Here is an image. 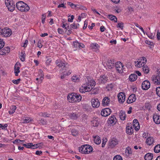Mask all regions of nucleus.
Instances as JSON below:
<instances>
[{
    "label": "nucleus",
    "mask_w": 160,
    "mask_h": 160,
    "mask_svg": "<svg viewBox=\"0 0 160 160\" xmlns=\"http://www.w3.org/2000/svg\"><path fill=\"white\" fill-rule=\"evenodd\" d=\"M84 79L85 82L82 84L79 90L80 92L82 93L91 91L96 84L95 81L89 76L86 77Z\"/></svg>",
    "instance_id": "nucleus-1"
},
{
    "label": "nucleus",
    "mask_w": 160,
    "mask_h": 160,
    "mask_svg": "<svg viewBox=\"0 0 160 160\" xmlns=\"http://www.w3.org/2000/svg\"><path fill=\"white\" fill-rule=\"evenodd\" d=\"M82 98V97L79 94L74 93L69 94L67 96L68 101L72 103L79 102Z\"/></svg>",
    "instance_id": "nucleus-2"
},
{
    "label": "nucleus",
    "mask_w": 160,
    "mask_h": 160,
    "mask_svg": "<svg viewBox=\"0 0 160 160\" xmlns=\"http://www.w3.org/2000/svg\"><path fill=\"white\" fill-rule=\"evenodd\" d=\"M16 7L17 9L22 12H27L30 9L28 4L22 1H19L16 3Z\"/></svg>",
    "instance_id": "nucleus-3"
},
{
    "label": "nucleus",
    "mask_w": 160,
    "mask_h": 160,
    "mask_svg": "<svg viewBox=\"0 0 160 160\" xmlns=\"http://www.w3.org/2000/svg\"><path fill=\"white\" fill-rule=\"evenodd\" d=\"M92 147L89 145H82L79 148V152L84 154L90 153L92 151Z\"/></svg>",
    "instance_id": "nucleus-4"
},
{
    "label": "nucleus",
    "mask_w": 160,
    "mask_h": 160,
    "mask_svg": "<svg viewBox=\"0 0 160 160\" xmlns=\"http://www.w3.org/2000/svg\"><path fill=\"white\" fill-rule=\"evenodd\" d=\"M115 67L117 72L120 74L122 73L125 71V68L123 64L120 62H116Z\"/></svg>",
    "instance_id": "nucleus-5"
},
{
    "label": "nucleus",
    "mask_w": 160,
    "mask_h": 160,
    "mask_svg": "<svg viewBox=\"0 0 160 160\" xmlns=\"http://www.w3.org/2000/svg\"><path fill=\"white\" fill-rule=\"evenodd\" d=\"M118 141L115 138H111L108 142V148H113L118 144Z\"/></svg>",
    "instance_id": "nucleus-6"
},
{
    "label": "nucleus",
    "mask_w": 160,
    "mask_h": 160,
    "mask_svg": "<svg viewBox=\"0 0 160 160\" xmlns=\"http://www.w3.org/2000/svg\"><path fill=\"white\" fill-rule=\"evenodd\" d=\"M106 69H111L115 67L116 62L114 59H108L106 61Z\"/></svg>",
    "instance_id": "nucleus-7"
},
{
    "label": "nucleus",
    "mask_w": 160,
    "mask_h": 160,
    "mask_svg": "<svg viewBox=\"0 0 160 160\" xmlns=\"http://www.w3.org/2000/svg\"><path fill=\"white\" fill-rule=\"evenodd\" d=\"M5 4L8 9L10 12H12L15 9V4H13L12 1H10L6 0L5 1Z\"/></svg>",
    "instance_id": "nucleus-8"
},
{
    "label": "nucleus",
    "mask_w": 160,
    "mask_h": 160,
    "mask_svg": "<svg viewBox=\"0 0 160 160\" xmlns=\"http://www.w3.org/2000/svg\"><path fill=\"white\" fill-rule=\"evenodd\" d=\"M56 63L57 65L59 68H62V70L67 71L68 69L66 66V64L65 62L60 60H57L56 61Z\"/></svg>",
    "instance_id": "nucleus-9"
},
{
    "label": "nucleus",
    "mask_w": 160,
    "mask_h": 160,
    "mask_svg": "<svg viewBox=\"0 0 160 160\" xmlns=\"http://www.w3.org/2000/svg\"><path fill=\"white\" fill-rule=\"evenodd\" d=\"M12 34V31L11 29L5 28H3L2 35L5 37H9Z\"/></svg>",
    "instance_id": "nucleus-10"
},
{
    "label": "nucleus",
    "mask_w": 160,
    "mask_h": 160,
    "mask_svg": "<svg viewBox=\"0 0 160 160\" xmlns=\"http://www.w3.org/2000/svg\"><path fill=\"white\" fill-rule=\"evenodd\" d=\"M111 113V109L107 108L102 109L101 112V115L103 117H107Z\"/></svg>",
    "instance_id": "nucleus-11"
},
{
    "label": "nucleus",
    "mask_w": 160,
    "mask_h": 160,
    "mask_svg": "<svg viewBox=\"0 0 160 160\" xmlns=\"http://www.w3.org/2000/svg\"><path fill=\"white\" fill-rule=\"evenodd\" d=\"M118 97L119 102L123 103L125 101V94L123 92H120L118 94Z\"/></svg>",
    "instance_id": "nucleus-12"
},
{
    "label": "nucleus",
    "mask_w": 160,
    "mask_h": 160,
    "mask_svg": "<svg viewBox=\"0 0 160 160\" xmlns=\"http://www.w3.org/2000/svg\"><path fill=\"white\" fill-rule=\"evenodd\" d=\"M151 80L155 85H160V78L156 75H153L151 77Z\"/></svg>",
    "instance_id": "nucleus-13"
},
{
    "label": "nucleus",
    "mask_w": 160,
    "mask_h": 160,
    "mask_svg": "<svg viewBox=\"0 0 160 160\" xmlns=\"http://www.w3.org/2000/svg\"><path fill=\"white\" fill-rule=\"evenodd\" d=\"M150 82L148 80H145L142 83V88L143 90H148L150 88Z\"/></svg>",
    "instance_id": "nucleus-14"
},
{
    "label": "nucleus",
    "mask_w": 160,
    "mask_h": 160,
    "mask_svg": "<svg viewBox=\"0 0 160 160\" xmlns=\"http://www.w3.org/2000/svg\"><path fill=\"white\" fill-rule=\"evenodd\" d=\"M155 142V140L153 137L149 136L147 138L145 142L146 144L149 146H152L153 145V143Z\"/></svg>",
    "instance_id": "nucleus-15"
},
{
    "label": "nucleus",
    "mask_w": 160,
    "mask_h": 160,
    "mask_svg": "<svg viewBox=\"0 0 160 160\" xmlns=\"http://www.w3.org/2000/svg\"><path fill=\"white\" fill-rule=\"evenodd\" d=\"M21 66V64L18 62H16L15 65L14 72L16 76H18V73L20 72V68Z\"/></svg>",
    "instance_id": "nucleus-16"
},
{
    "label": "nucleus",
    "mask_w": 160,
    "mask_h": 160,
    "mask_svg": "<svg viewBox=\"0 0 160 160\" xmlns=\"http://www.w3.org/2000/svg\"><path fill=\"white\" fill-rule=\"evenodd\" d=\"M134 130L132 124H128L126 127V132L127 134L131 135L133 133Z\"/></svg>",
    "instance_id": "nucleus-17"
},
{
    "label": "nucleus",
    "mask_w": 160,
    "mask_h": 160,
    "mask_svg": "<svg viewBox=\"0 0 160 160\" xmlns=\"http://www.w3.org/2000/svg\"><path fill=\"white\" fill-rule=\"evenodd\" d=\"M91 102L92 106L93 108H98L100 106V102L98 98H92Z\"/></svg>",
    "instance_id": "nucleus-18"
},
{
    "label": "nucleus",
    "mask_w": 160,
    "mask_h": 160,
    "mask_svg": "<svg viewBox=\"0 0 160 160\" xmlns=\"http://www.w3.org/2000/svg\"><path fill=\"white\" fill-rule=\"evenodd\" d=\"M100 123L99 119L97 118H94L91 121V125L93 127H97Z\"/></svg>",
    "instance_id": "nucleus-19"
},
{
    "label": "nucleus",
    "mask_w": 160,
    "mask_h": 160,
    "mask_svg": "<svg viewBox=\"0 0 160 160\" xmlns=\"http://www.w3.org/2000/svg\"><path fill=\"white\" fill-rule=\"evenodd\" d=\"M132 126L133 128H134L136 131H138L139 129L140 128V125L138 120L137 119H135L133 120Z\"/></svg>",
    "instance_id": "nucleus-20"
},
{
    "label": "nucleus",
    "mask_w": 160,
    "mask_h": 160,
    "mask_svg": "<svg viewBox=\"0 0 160 160\" xmlns=\"http://www.w3.org/2000/svg\"><path fill=\"white\" fill-rule=\"evenodd\" d=\"M10 51V48L8 47H5L0 51V55H3L8 53Z\"/></svg>",
    "instance_id": "nucleus-21"
},
{
    "label": "nucleus",
    "mask_w": 160,
    "mask_h": 160,
    "mask_svg": "<svg viewBox=\"0 0 160 160\" xmlns=\"http://www.w3.org/2000/svg\"><path fill=\"white\" fill-rule=\"evenodd\" d=\"M90 47L92 49H94L96 52H99L100 46L96 43H93L91 44Z\"/></svg>",
    "instance_id": "nucleus-22"
},
{
    "label": "nucleus",
    "mask_w": 160,
    "mask_h": 160,
    "mask_svg": "<svg viewBox=\"0 0 160 160\" xmlns=\"http://www.w3.org/2000/svg\"><path fill=\"white\" fill-rule=\"evenodd\" d=\"M136 100V97L135 95L134 94H132L129 96L127 100V102L128 103H131L134 102Z\"/></svg>",
    "instance_id": "nucleus-23"
},
{
    "label": "nucleus",
    "mask_w": 160,
    "mask_h": 160,
    "mask_svg": "<svg viewBox=\"0 0 160 160\" xmlns=\"http://www.w3.org/2000/svg\"><path fill=\"white\" fill-rule=\"evenodd\" d=\"M108 80V77L103 75L101 76L98 80L100 83H103L106 82Z\"/></svg>",
    "instance_id": "nucleus-24"
},
{
    "label": "nucleus",
    "mask_w": 160,
    "mask_h": 160,
    "mask_svg": "<svg viewBox=\"0 0 160 160\" xmlns=\"http://www.w3.org/2000/svg\"><path fill=\"white\" fill-rule=\"evenodd\" d=\"M110 103V99L109 97H104L102 102V104L104 106H108Z\"/></svg>",
    "instance_id": "nucleus-25"
},
{
    "label": "nucleus",
    "mask_w": 160,
    "mask_h": 160,
    "mask_svg": "<svg viewBox=\"0 0 160 160\" xmlns=\"http://www.w3.org/2000/svg\"><path fill=\"white\" fill-rule=\"evenodd\" d=\"M153 119L154 122L156 124L160 123V116L155 114L153 115Z\"/></svg>",
    "instance_id": "nucleus-26"
},
{
    "label": "nucleus",
    "mask_w": 160,
    "mask_h": 160,
    "mask_svg": "<svg viewBox=\"0 0 160 160\" xmlns=\"http://www.w3.org/2000/svg\"><path fill=\"white\" fill-rule=\"evenodd\" d=\"M117 121L116 118L114 116L110 117L108 119V123L112 125H114Z\"/></svg>",
    "instance_id": "nucleus-27"
},
{
    "label": "nucleus",
    "mask_w": 160,
    "mask_h": 160,
    "mask_svg": "<svg viewBox=\"0 0 160 160\" xmlns=\"http://www.w3.org/2000/svg\"><path fill=\"white\" fill-rule=\"evenodd\" d=\"M73 46L76 48L81 49L84 48L85 45L82 43H79L78 42H73Z\"/></svg>",
    "instance_id": "nucleus-28"
},
{
    "label": "nucleus",
    "mask_w": 160,
    "mask_h": 160,
    "mask_svg": "<svg viewBox=\"0 0 160 160\" xmlns=\"http://www.w3.org/2000/svg\"><path fill=\"white\" fill-rule=\"evenodd\" d=\"M125 155L127 157H128L132 156V151L131 148L129 147L126 148L125 150Z\"/></svg>",
    "instance_id": "nucleus-29"
},
{
    "label": "nucleus",
    "mask_w": 160,
    "mask_h": 160,
    "mask_svg": "<svg viewBox=\"0 0 160 160\" xmlns=\"http://www.w3.org/2000/svg\"><path fill=\"white\" fill-rule=\"evenodd\" d=\"M119 117L121 120H124L126 117V115L125 112L122 110L119 113Z\"/></svg>",
    "instance_id": "nucleus-30"
},
{
    "label": "nucleus",
    "mask_w": 160,
    "mask_h": 160,
    "mask_svg": "<svg viewBox=\"0 0 160 160\" xmlns=\"http://www.w3.org/2000/svg\"><path fill=\"white\" fill-rule=\"evenodd\" d=\"M137 78V76L136 74L133 73L131 74L129 77V80L131 82L136 81Z\"/></svg>",
    "instance_id": "nucleus-31"
},
{
    "label": "nucleus",
    "mask_w": 160,
    "mask_h": 160,
    "mask_svg": "<svg viewBox=\"0 0 160 160\" xmlns=\"http://www.w3.org/2000/svg\"><path fill=\"white\" fill-rule=\"evenodd\" d=\"M94 142L97 144H99L101 142V140L100 137L96 136L93 137Z\"/></svg>",
    "instance_id": "nucleus-32"
},
{
    "label": "nucleus",
    "mask_w": 160,
    "mask_h": 160,
    "mask_svg": "<svg viewBox=\"0 0 160 160\" xmlns=\"http://www.w3.org/2000/svg\"><path fill=\"white\" fill-rule=\"evenodd\" d=\"M153 158V155L150 153H147L144 156L145 160H152Z\"/></svg>",
    "instance_id": "nucleus-33"
},
{
    "label": "nucleus",
    "mask_w": 160,
    "mask_h": 160,
    "mask_svg": "<svg viewBox=\"0 0 160 160\" xmlns=\"http://www.w3.org/2000/svg\"><path fill=\"white\" fill-rule=\"evenodd\" d=\"M61 72H62L63 74L61 77V79L64 78L65 76L69 75L71 73V72L70 71H69L67 72L66 71L64 70V69L62 70L61 71Z\"/></svg>",
    "instance_id": "nucleus-34"
},
{
    "label": "nucleus",
    "mask_w": 160,
    "mask_h": 160,
    "mask_svg": "<svg viewBox=\"0 0 160 160\" xmlns=\"http://www.w3.org/2000/svg\"><path fill=\"white\" fill-rule=\"evenodd\" d=\"M80 77L79 76L75 75L73 76L72 77V79L73 82H78L80 81Z\"/></svg>",
    "instance_id": "nucleus-35"
},
{
    "label": "nucleus",
    "mask_w": 160,
    "mask_h": 160,
    "mask_svg": "<svg viewBox=\"0 0 160 160\" xmlns=\"http://www.w3.org/2000/svg\"><path fill=\"white\" fill-rule=\"evenodd\" d=\"M33 121V120L30 117H26L23 120L22 123H25Z\"/></svg>",
    "instance_id": "nucleus-36"
},
{
    "label": "nucleus",
    "mask_w": 160,
    "mask_h": 160,
    "mask_svg": "<svg viewBox=\"0 0 160 160\" xmlns=\"http://www.w3.org/2000/svg\"><path fill=\"white\" fill-rule=\"evenodd\" d=\"M109 18L111 21H113L115 22H117V17L112 15H108Z\"/></svg>",
    "instance_id": "nucleus-37"
},
{
    "label": "nucleus",
    "mask_w": 160,
    "mask_h": 160,
    "mask_svg": "<svg viewBox=\"0 0 160 160\" xmlns=\"http://www.w3.org/2000/svg\"><path fill=\"white\" fill-rule=\"evenodd\" d=\"M69 116L71 119H76L78 117V115L75 113H72L69 114Z\"/></svg>",
    "instance_id": "nucleus-38"
},
{
    "label": "nucleus",
    "mask_w": 160,
    "mask_h": 160,
    "mask_svg": "<svg viewBox=\"0 0 160 160\" xmlns=\"http://www.w3.org/2000/svg\"><path fill=\"white\" fill-rule=\"evenodd\" d=\"M38 76L40 77V79L42 81L44 78V74L42 70L39 69L38 71Z\"/></svg>",
    "instance_id": "nucleus-39"
},
{
    "label": "nucleus",
    "mask_w": 160,
    "mask_h": 160,
    "mask_svg": "<svg viewBox=\"0 0 160 160\" xmlns=\"http://www.w3.org/2000/svg\"><path fill=\"white\" fill-rule=\"evenodd\" d=\"M154 151L156 153L160 152V144H158L155 146Z\"/></svg>",
    "instance_id": "nucleus-40"
},
{
    "label": "nucleus",
    "mask_w": 160,
    "mask_h": 160,
    "mask_svg": "<svg viewBox=\"0 0 160 160\" xmlns=\"http://www.w3.org/2000/svg\"><path fill=\"white\" fill-rule=\"evenodd\" d=\"M142 67V69L144 73L145 74H148L149 71L148 67L147 66L145 65Z\"/></svg>",
    "instance_id": "nucleus-41"
},
{
    "label": "nucleus",
    "mask_w": 160,
    "mask_h": 160,
    "mask_svg": "<svg viewBox=\"0 0 160 160\" xmlns=\"http://www.w3.org/2000/svg\"><path fill=\"white\" fill-rule=\"evenodd\" d=\"M16 107L15 105H13L12 106V108H11L10 110L9 111V113L10 114H12L15 112L16 109Z\"/></svg>",
    "instance_id": "nucleus-42"
},
{
    "label": "nucleus",
    "mask_w": 160,
    "mask_h": 160,
    "mask_svg": "<svg viewBox=\"0 0 160 160\" xmlns=\"http://www.w3.org/2000/svg\"><path fill=\"white\" fill-rule=\"evenodd\" d=\"M23 145L26 148L32 149L33 144L32 143H28L26 144H23Z\"/></svg>",
    "instance_id": "nucleus-43"
},
{
    "label": "nucleus",
    "mask_w": 160,
    "mask_h": 160,
    "mask_svg": "<svg viewBox=\"0 0 160 160\" xmlns=\"http://www.w3.org/2000/svg\"><path fill=\"white\" fill-rule=\"evenodd\" d=\"M79 26V24L78 23H73L70 25L71 28L72 29H77Z\"/></svg>",
    "instance_id": "nucleus-44"
},
{
    "label": "nucleus",
    "mask_w": 160,
    "mask_h": 160,
    "mask_svg": "<svg viewBox=\"0 0 160 160\" xmlns=\"http://www.w3.org/2000/svg\"><path fill=\"white\" fill-rule=\"evenodd\" d=\"M141 62L142 66H144L147 62V59L146 58L144 57H141L139 60Z\"/></svg>",
    "instance_id": "nucleus-45"
},
{
    "label": "nucleus",
    "mask_w": 160,
    "mask_h": 160,
    "mask_svg": "<svg viewBox=\"0 0 160 160\" xmlns=\"http://www.w3.org/2000/svg\"><path fill=\"white\" fill-rule=\"evenodd\" d=\"M135 66L138 68H140L143 66H142L141 62L139 60H138L137 61L135 62Z\"/></svg>",
    "instance_id": "nucleus-46"
},
{
    "label": "nucleus",
    "mask_w": 160,
    "mask_h": 160,
    "mask_svg": "<svg viewBox=\"0 0 160 160\" xmlns=\"http://www.w3.org/2000/svg\"><path fill=\"white\" fill-rule=\"evenodd\" d=\"M21 54V55L20 56V58L22 62H24L25 61V53L22 52Z\"/></svg>",
    "instance_id": "nucleus-47"
},
{
    "label": "nucleus",
    "mask_w": 160,
    "mask_h": 160,
    "mask_svg": "<svg viewBox=\"0 0 160 160\" xmlns=\"http://www.w3.org/2000/svg\"><path fill=\"white\" fill-rule=\"evenodd\" d=\"M39 115L40 116H42L44 117H49V114H48L47 112L43 113L41 112L39 113Z\"/></svg>",
    "instance_id": "nucleus-48"
},
{
    "label": "nucleus",
    "mask_w": 160,
    "mask_h": 160,
    "mask_svg": "<svg viewBox=\"0 0 160 160\" xmlns=\"http://www.w3.org/2000/svg\"><path fill=\"white\" fill-rule=\"evenodd\" d=\"M113 160H123V159L121 156L117 155L113 157Z\"/></svg>",
    "instance_id": "nucleus-49"
},
{
    "label": "nucleus",
    "mask_w": 160,
    "mask_h": 160,
    "mask_svg": "<svg viewBox=\"0 0 160 160\" xmlns=\"http://www.w3.org/2000/svg\"><path fill=\"white\" fill-rule=\"evenodd\" d=\"M113 88V85L112 84L108 85L106 87L108 91H111Z\"/></svg>",
    "instance_id": "nucleus-50"
},
{
    "label": "nucleus",
    "mask_w": 160,
    "mask_h": 160,
    "mask_svg": "<svg viewBox=\"0 0 160 160\" xmlns=\"http://www.w3.org/2000/svg\"><path fill=\"white\" fill-rule=\"evenodd\" d=\"M24 142V140H21L19 139H16L13 142V143H19L20 144H22Z\"/></svg>",
    "instance_id": "nucleus-51"
},
{
    "label": "nucleus",
    "mask_w": 160,
    "mask_h": 160,
    "mask_svg": "<svg viewBox=\"0 0 160 160\" xmlns=\"http://www.w3.org/2000/svg\"><path fill=\"white\" fill-rule=\"evenodd\" d=\"M107 139L106 138H103L102 139V148H104L105 147V146L106 145V142H107Z\"/></svg>",
    "instance_id": "nucleus-52"
},
{
    "label": "nucleus",
    "mask_w": 160,
    "mask_h": 160,
    "mask_svg": "<svg viewBox=\"0 0 160 160\" xmlns=\"http://www.w3.org/2000/svg\"><path fill=\"white\" fill-rule=\"evenodd\" d=\"M4 44V42L3 41V40L0 38V50L3 48Z\"/></svg>",
    "instance_id": "nucleus-53"
},
{
    "label": "nucleus",
    "mask_w": 160,
    "mask_h": 160,
    "mask_svg": "<svg viewBox=\"0 0 160 160\" xmlns=\"http://www.w3.org/2000/svg\"><path fill=\"white\" fill-rule=\"evenodd\" d=\"M68 4L69 5V6L72 8H75L77 6V5L74 4L73 3L70 2H68Z\"/></svg>",
    "instance_id": "nucleus-54"
},
{
    "label": "nucleus",
    "mask_w": 160,
    "mask_h": 160,
    "mask_svg": "<svg viewBox=\"0 0 160 160\" xmlns=\"http://www.w3.org/2000/svg\"><path fill=\"white\" fill-rule=\"evenodd\" d=\"M7 127L8 125L7 124H5L4 125H3L2 124H0V128H1L2 129H7Z\"/></svg>",
    "instance_id": "nucleus-55"
},
{
    "label": "nucleus",
    "mask_w": 160,
    "mask_h": 160,
    "mask_svg": "<svg viewBox=\"0 0 160 160\" xmlns=\"http://www.w3.org/2000/svg\"><path fill=\"white\" fill-rule=\"evenodd\" d=\"M71 132L73 136H76L78 134V132L74 129H72L71 130Z\"/></svg>",
    "instance_id": "nucleus-56"
},
{
    "label": "nucleus",
    "mask_w": 160,
    "mask_h": 160,
    "mask_svg": "<svg viewBox=\"0 0 160 160\" xmlns=\"http://www.w3.org/2000/svg\"><path fill=\"white\" fill-rule=\"evenodd\" d=\"M21 80L20 78L18 79L17 80H13L12 81V82L14 84H18L20 82V81Z\"/></svg>",
    "instance_id": "nucleus-57"
},
{
    "label": "nucleus",
    "mask_w": 160,
    "mask_h": 160,
    "mask_svg": "<svg viewBox=\"0 0 160 160\" xmlns=\"http://www.w3.org/2000/svg\"><path fill=\"white\" fill-rule=\"evenodd\" d=\"M46 15L45 14H43L42 17V23L44 24L45 23V21L46 19Z\"/></svg>",
    "instance_id": "nucleus-58"
},
{
    "label": "nucleus",
    "mask_w": 160,
    "mask_h": 160,
    "mask_svg": "<svg viewBox=\"0 0 160 160\" xmlns=\"http://www.w3.org/2000/svg\"><path fill=\"white\" fill-rule=\"evenodd\" d=\"M123 22H119L118 23V25H117V28H122L123 27Z\"/></svg>",
    "instance_id": "nucleus-59"
},
{
    "label": "nucleus",
    "mask_w": 160,
    "mask_h": 160,
    "mask_svg": "<svg viewBox=\"0 0 160 160\" xmlns=\"http://www.w3.org/2000/svg\"><path fill=\"white\" fill-rule=\"evenodd\" d=\"M156 91L157 95L160 97V87H158L156 88Z\"/></svg>",
    "instance_id": "nucleus-60"
},
{
    "label": "nucleus",
    "mask_w": 160,
    "mask_h": 160,
    "mask_svg": "<svg viewBox=\"0 0 160 160\" xmlns=\"http://www.w3.org/2000/svg\"><path fill=\"white\" fill-rule=\"evenodd\" d=\"M41 144V143H38L36 144H33L32 149H34L38 148L40 146V145Z\"/></svg>",
    "instance_id": "nucleus-61"
},
{
    "label": "nucleus",
    "mask_w": 160,
    "mask_h": 160,
    "mask_svg": "<svg viewBox=\"0 0 160 160\" xmlns=\"http://www.w3.org/2000/svg\"><path fill=\"white\" fill-rule=\"evenodd\" d=\"M142 136V137L145 138H146L147 137L148 138V137L150 136V135L147 132H144V133H143Z\"/></svg>",
    "instance_id": "nucleus-62"
},
{
    "label": "nucleus",
    "mask_w": 160,
    "mask_h": 160,
    "mask_svg": "<svg viewBox=\"0 0 160 160\" xmlns=\"http://www.w3.org/2000/svg\"><path fill=\"white\" fill-rule=\"evenodd\" d=\"M40 122L42 125L46 124L47 123V121L46 120H45V119H42L41 120Z\"/></svg>",
    "instance_id": "nucleus-63"
},
{
    "label": "nucleus",
    "mask_w": 160,
    "mask_h": 160,
    "mask_svg": "<svg viewBox=\"0 0 160 160\" xmlns=\"http://www.w3.org/2000/svg\"><path fill=\"white\" fill-rule=\"evenodd\" d=\"M157 38L158 40H160V32L158 31L157 32Z\"/></svg>",
    "instance_id": "nucleus-64"
}]
</instances>
